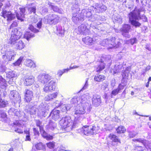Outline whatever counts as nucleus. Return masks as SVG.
Instances as JSON below:
<instances>
[{
  "label": "nucleus",
  "mask_w": 151,
  "mask_h": 151,
  "mask_svg": "<svg viewBox=\"0 0 151 151\" xmlns=\"http://www.w3.org/2000/svg\"><path fill=\"white\" fill-rule=\"evenodd\" d=\"M35 36V35L29 31H26L24 35V38L27 40H29L31 39Z\"/></svg>",
  "instance_id": "nucleus-26"
},
{
  "label": "nucleus",
  "mask_w": 151,
  "mask_h": 151,
  "mask_svg": "<svg viewBox=\"0 0 151 151\" xmlns=\"http://www.w3.org/2000/svg\"><path fill=\"white\" fill-rule=\"evenodd\" d=\"M15 129L14 131L18 133L19 134H22L23 133V130L21 129L18 128H15L14 127Z\"/></svg>",
  "instance_id": "nucleus-48"
},
{
  "label": "nucleus",
  "mask_w": 151,
  "mask_h": 151,
  "mask_svg": "<svg viewBox=\"0 0 151 151\" xmlns=\"http://www.w3.org/2000/svg\"><path fill=\"white\" fill-rule=\"evenodd\" d=\"M60 17L54 14H50L47 16V23L49 24H56L60 21Z\"/></svg>",
  "instance_id": "nucleus-6"
},
{
  "label": "nucleus",
  "mask_w": 151,
  "mask_h": 151,
  "mask_svg": "<svg viewBox=\"0 0 151 151\" xmlns=\"http://www.w3.org/2000/svg\"><path fill=\"white\" fill-rule=\"evenodd\" d=\"M33 133L34 135L35 136H39L40 135V133L38 130V129L36 128H33Z\"/></svg>",
  "instance_id": "nucleus-42"
},
{
  "label": "nucleus",
  "mask_w": 151,
  "mask_h": 151,
  "mask_svg": "<svg viewBox=\"0 0 151 151\" xmlns=\"http://www.w3.org/2000/svg\"><path fill=\"white\" fill-rule=\"evenodd\" d=\"M7 86L6 81L5 79L1 76H0V88L5 90Z\"/></svg>",
  "instance_id": "nucleus-23"
},
{
  "label": "nucleus",
  "mask_w": 151,
  "mask_h": 151,
  "mask_svg": "<svg viewBox=\"0 0 151 151\" xmlns=\"http://www.w3.org/2000/svg\"><path fill=\"white\" fill-rule=\"evenodd\" d=\"M57 88V84L55 81L51 80L47 84H46L43 88L45 93L55 91Z\"/></svg>",
  "instance_id": "nucleus-5"
},
{
  "label": "nucleus",
  "mask_w": 151,
  "mask_h": 151,
  "mask_svg": "<svg viewBox=\"0 0 151 151\" xmlns=\"http://www.w3.org/2000/svg\"><path fill=\"white\" fill-rule=\"evenodd\" d=\"M1 16L4 19H6L8 22H10L14 19L15 17L14 14L12 13L11 11L6 10H2L1 12Z\"/></svg>",
  "instance_id": "nucleus-8"
},
{
  "label": "nucleus",
  "mask_w": 151,
  "mask_h": 151,
  "mask_svg": "<svg viewBox=\"0 0 151 151\" xmlns=\"http://www.w3.org/2000/svg\"><path fill=\"white\" fill-rule=\"evenodd\" d=\"M64 73L63 70H60L58 71V74L59 76H61Z\"/></svg>",
  "instance_id": "nucleus-53"
},
{
  "label": "nucleus",
  "mask_w": 151,
  "mask_h": 151,
  "mask_svg": "<svg viewBox=\"0 0 151 151\" xmlns=\"http://www.w3.org/2000/svg\"><path fill=\"white\" fill-rule=\"evenodd\" d=\"M60 110L56 109L55 108L50 113L52 119L55 121L58 120L60 117Z\"/></svg>",
  "instance_id": "nucleus-14"
},
{
  "label": "nucleus",
  "mask_w": 151,
  "mask_h": 151,
  "mask_svg": "<svg viewBox=\"0 0 151 151\" xmlns=\"http://www.w3.org/2000/svg\"><path fill=\"white\" fill-rule=\"evenodd\" d=\"M84 111H83L81 110L80 109L76 110L75 111L74 114H84Z\"/></svg>",
  "instance_id": "nucleus-46"
},
{
  "label": "nucleus",
  "mask_w": 151,
  "mask_h": 151,
  "mask_svg": "<svg viewBox=\"0 0 151 151\" xmlns=\"http://www.w3.org/2000/svg\"><path fill=\"white\" fill-rule=\"evenodd\" d=\"M31 140V139L30 138V134L27 135L26 137L25 140L30 141Z\"/></svg>",
  "instance_id": "nucleus-52"
},
{
  "label": "nucleus",
  "mask_w": 151,
  "mask_h": 151,
  "mask_svg": "<svg viewBox=\"0 0 151 151\" xmlns=\"http://www.w3.org/2000/svg\"><path fill=\"white\" fill-rule=\"evenodd\" d=\"M47 147L49 149H53L55 146V142L53 141L50 142L46 144Z\"/></svg>",
  "instance_id": "nucleus-31"
},
{
  "label": "nucleus",
  "mask_w": 151,
  "mask_h": 151,
  "mask_svg": "<svg viewBox=\"0 0 151 151\" xmlns=\"http://www.w3.org/2000/svg\"><path fill=\"white\" fill-rule=\"evenodd\" d=\"M135 151H142L143 150V147L141 146H137L136 147L135 149Z\"/></svg>",
  "instance_id": "nucleus-50"
},
{
  "label": "nucleus",
  "mask_w": 151,
  "mask_h": 151,
  "mask_svg": "<svg viewBox=\"0 0 151 151\" xmlns=\"http://www.w3.org/2000/svg\"><path fill=\"white\" fill-rule=\"evenodd\" d=\"M35 147L37 150H41L45 149V146L42 143L39 142L35 145Z\"/></svg>",
  "instance_id": "nucleus-30"
},
{
  "label": "nucleus",
  "mask_w": 151,
  "mask_h": 151,
  "mask_svg": "<svg viewBox=\"0 0 151 151\" xmlns=\"http://www.w3.org/2000/svg\"><path fill=\"white\" fill-rule=\"evenodd\" d=\"M148 81L149 82L151 81V77H150L148 79Z\"/></svg>",
  "instance_id": "nucleus-63"
},
{
  "label": "nucleus",
  "mask_w": 151,
  "mask_h": 151,
  "mask_svg": "<svg viewBox=\"0 0 151 151\" xmlns=\"http://www.w3.org/2000/svg\"><path fill=\"white\" fill-rule=\"evenodd\" d=\"M28 29L34 33H37L39 32L38 29L35 28L32 24H30L29 25Z\"/></svg>",
  "instance_id": "nucleus-35"
},
{
  "label": "nucleus",
  "mask_w": 151,
  "mask_h": 151,
  "mask_svg": "<svg viewBox=\"0 0 151 151\" xmlns=\"http://www.w3.org/2000/svg\"><path fill=\"white\" fill-rule=\"evenodd\" d=\"M0 118L4 120H5L7 119V116L6 113L1 110H0Z\"/></svg>",
  "instance_id": "nucleus-33"
},
{
  "label": "nucleus",
  "mask_w": 151,
  "mask_h": 151,
  "mask_svg": "<svg viewBox=\"0 0 151 151\" xmlns=\"http://www.w3.org/2000/svg\"><path fill=\"white\" fill-rule=\"evenodd\" d=\"M73 124L72 121L67 117L62 118L59 123L60 128L66 132H69L72 129Z\"/></svg>",
  "instance_id": "nucleus-1"
},
{
  "label": "nucleus",
  "mask_w": 151,
  "mask_h": 151,
  "mask_svg": "<svg viewBox=\"0 0 151 151\" xmlns=\"http://www.w3.org/2000/svg\"><path fill=\"white\" fill-rule=\"evenodd\" d=\"M40 131L41 133V134L43 138H45V137L47 134L46 132L44 130V127L42 129H40Z\"/></svg>",
  "instance_id": "nucleus-40"
},
{
  "label": "nucleus",
  "mask_w": 151,
  "mask_h": 151,
  "mask_svg": "<svg viewBox=\"0 0 151 151\" xmlns=\"http://www.w3.org/2000/svg\"><path fill=\"white\" fill-rule=\"evenodd\" d=\"M33 97V93L32 90L28 89H25L24 98V101L25 102H29L32 100Z\"/></svg>",
  "instance_id": "nucleus-9"
},
{
  "label": "nucleus",
  "mask_w": 151,
  "mask_h": 151,
  "mask_svg": "<svg viewBox=\"0 0 151 151\" xmlns=\"http://www.w3.org/2000/svg\"><path fill=\"white\" fill-rule=\"evenodd\" d=\"M101 103V96L96 95L93 96L92 99V104L95 106H98Z\"/></svg>",
  "instance_id": "nucleus-15"
},
{
  "label": "nucleus",
  "mask_w": 151,
  "mask_h": 151,
  "mask_svg": "<svg viewBox=\"0 0 151 151\" xmlns=\"http://www.w3.org/2000/svg\"><path fill=\"white\" fill-rule=\"evenodd\" d=\"M129 41V43H130L131 45H133L134 43H136L137 40L136 38L134 37L130 39Z\"/></svg>",
  "instance_id": "nucleus-44"
},
{
  "label": "nucleus",
  "mask_w": 151,
  "mask_h": 151,
  "mask_svg": "<svg viewBox=\"0 0 151 151\" xmlns=\"http://www.w3.org/2000/svg\"><path fill=\"white\" fill-rule=\"evenodd\" d=\"M106 78V76L103 75L97 74L94 76L93 79L96 82H101L104 81Z\"/></svg>",
  "instance_id": "nucleus-18"
},
{
  "label": "nucleus",
  "mask_w": 151,
  "mask_h": 151,
  "mask_svg": "<svg viewBox=\"0 0 151 151\" xmlns=\"http://www.w3.org/2000/svg\"><path fill=\"white\" fill-rule=\"evenodd\" d=\"M80 29L81 30V31L83 32L84 31L86 30V27L85 25H81L80 27H79Z\"/></svg>",
  "instance_id": "nucleus-51"
},
{
  "label": "nucleus",
  "mask_w": 151,
  "mask_h": 151,
  "mask_svg": "<svg viewBox=\"0 0 151 151\" xmlns=\"http://www.w3.org/2000/svg\"><path fill=\"white\" fill-rule=\"evenodd\" d=\"M42 21L41 20L39 21L37 24V27L39 28V29L41 28L42 27Z\"/></svg>",
  "instance_id": "nucleus-49"
},
{
  "label": "nucleus",
  "mask_w": 151,
  "mask_h": 151,
  "mask_svg": "<svg viewBox=\"0 0 151 151\" xmlns=\"http://www.w3.org/2000/svg\"><path fill=\"white\" fill-rule=\"evenodd\" d=\"M116 130L118 134H124L127 131L125 127L122 125L118 126L116 129Z\"/></svg>",
  "instance_id": "nucleus-25"
},
{
  "label": "nucleus",
  "mask_w": 151,
  "mask_h": 151,
  "mask_svg": "<svg viewBox=\"0 0 151 151\" xmlns=\"http://www.w3.org/2000/svg\"><path fill=\"white\" fill-rule=\"evenodd\" d=\"M52 4L51 2H49L48 3V5L53 10V11L57 12L59 10V8L57 6H54L52 5Z\"/></svg>",
  "instance_id": "nucleus-36"
},
{
  "label": "nucleus",
  "mask_w": 151,
  "mask_h": 151,
  "mask_svg": "<svg viewBox=\"0 0 151 151\" xmlns=\"http://www.w3.org/2000/svg\"><path fill=\"white\" fill-rule=\"evenodd\" d=\"M83 132L86 135H93L98 133L100 127H99L94 125L91 127L89 126L86 125L82 127Z\"/></svg>",
  "instance_id": "nucleus-2"
},
{
  "label": "nucleus",
  "mask_w": 151,
  "mask_h": 151,
  "mask_svg": "<svg viewBox=\"0 0 151 151\" xmlns=\"http://www.w3.org/2000/svg\"><path fill=\"white\" fill-rule=\"evenodd\" d=\"M29 112L31 114H35L36 112V109L34 106H32L29 110Z\"/></svg>",
  "instance_id": "nucleus-43"
},
{
  "label": "nucleus",
  "mask_w": 151,
  "mask_h": 151,
  "mask_svg": "<svg viewBox=\"0 0 151 151\" xmlns=\"http://www.w3.org/2000/svg\"><path fill=\"white\" fill-rule=\"evenodd\" d=\"M35 77L32 75L24 76L22 79L24 85L26 86H31L35 82Z\"/></svg>",
  "instance_id": "nucleus-7"
},
{
  "label": "nucleus",
  "mask_w": 151,
  "mask_h": 151,
  "mask_svg": "<svg viewBox=\"0 0 151 151\" xmlns=\"http://www.w3.org/2000/svg\"><path fill=\"white\" fill-rule=\"evenodd\" d=\"M22 33L17 28L13 29L11 32V36L9 38V43L11 45H14L17 41L19 40L22 37Z\"/></svg>",
  "instance_id": "nucleus-4"
},
{
  "label": "nucleus",
  "mask_w": 151,
  "mask_h": 151,
  "mask_svg": "<svg viewBox=\"0 0 151 151\" xmlns=\"http://www.w3.org/2000/svg\"><path fill=\"white\" fill-rule=\"evenodd\" d=\"M82 40L84 44L89 45H92L94 42L93 38L89 36L83 37Z\"/></svg>",
  "instance_id": "nucleus-17"
},
{
  "label": "nucleus",
  "mask_w": 151,
  "mask_h": 151,
  "mask_svg": "<svg viewBox=\"0 0 151 151\" xmlns=\"http://www.w3.org/2000/svg\"><path fill=\"white\" fill-rule=\"evenodd\" d=\"M149 82H150L148 81V82L146 84L145 86L147 88L149 86Z\"/></svg>",
  "instance_id": "nucleus-60"
},
{
  "label": "nucleus",
  "mask_w": 151,
  "mask_h": 151,
  "mask_svg": "<svg viewBox=\"0 0 151 151\" xmlns=\"http://www.w3.org/2000/svg\"><path fill=\"white\" fill-rule=\"evenodd\" d=\"M131 29V26L128 24H123L120 29L122 34L124 36L126 37L127 34H128Z\"/></svg>",
  "instance_id": "nucleus-13"
},
{
  "label": "nucleus",
  "mask_w": 151,
  "mask_h": 151,
  "mask_svg": "<svg viewBox=\"0 0 151 151\" xmlns=\"http://www.w3.org/2000/svg\"><path fill=\"white\" fill-rule=\"evenodd\" d=\"M33 4H34V3H31V4H29L28 5H29V6H32V5Z\"/></svg>",
  "instance_id": "nucleus-64"
},
{
  "label": "nucleus",
  "mask_w": 151,
  "mask_h": 151,
  "mask_svg": "<svg viewBox=\"0 0 151 151\" xmlns=\"http://www.w3.org/2000/svg\"><path fill=\"white\" fill-rule=\"evenodd\" d=\"M36 126L39 127V130L43 128V126L41 125L42 122L39 120H37L36 121Z\"/></svg>",
  "instance_id": "nucleus-41"
},
{
  "label": "nucleus",
  "mask_w": 151,
  "mask_h": 151,
  "mask_svg": "<svg viewBox=\"0 0 151 151\" xmlns=\"http://www.w3.org/2000/svg\"><path fill=\"white\" fill-rule=\"evenodd\" d=\"M108 137L112 141V142L116 143V144L118 143H121L120 139L116 134L110 133Z\"/></svg>",
  "instance_id": "nucleus-16"
},
{
  "label": "nucleus",
  "mask_w": 151,
  "mask_h": 151,
  "mask_svg": "<svg viewBox=\"0 0 151 151\" xmlns=\"http://www.w3.org/2000/svg\"><path fill=\"white\" fill-rule=\"evenodd\" d=\"M135 11V9L128 14V17L129 22L133 26L137 28L140 27L141 26V24L137 20V19H139L137 18L136 13Z\"/></svg>",
  "instance_id": "nucleus-3"
},
{
  "label": "nucleus",
  "mask_w": 151,
  "mask_h": 151,
  "mask_svg": "<svg viewBox=\"0 0 151 151\" xmlns=\"http://www.w3.org/2000/svg\"><path fill=\"white\" fill-rule=\"evenodd\" d=\"M23 59V57H20L16 62L14 63V65L15 66H19L21 64Z\"/></svg>",
  "instance_id": "nucleus-39"
},
{
  "label": "nucleus",
  "mask_w": 151,
  "mask_h": 151,
  "mask_svg": "<svg viewBox=\"0 0 151 151\" xmlns=\"http://www.w3.org/2000/svg\"><path fill=\"white\" fill-rule=\"evenodd\" d=\"M116 38L115 37H112L109 41V45H111V46L108 48L109 49H110L117 48H118L121 45L119 42H116Z\"/></svg>",
  "instance_id": "nucleus-12"
},
{
  "label": "nucleus",
  "mask_w": 151,
  "mask_h": 151,
  "mask_svg": "<svg viewBox=\"0 0 151 151\" xmlns=\"http://www.w3.org/2000/svg\"><path fill=\"white\" fill-rule=\"evenodd\" d=\"M53 137L52 135L47 134L44 138L47 140H50L53 139Z\"/></svg>",
  "instance_id": "nucleus-47"
},
{
  "label": "nucleus",
  "mask_w": 151,
  "mask_h": 151,
  "mask_svg": "<svg viewBox=\"0 0 151 151\" xmlns=\"http://www.w3.org/2000/svg\"><path fill=\"white\" fill-rule=\"evenodd\" d=\"M78 67H79V66H76V65H74V66H73V67L70 66V67H69V69L70 70H71V69H75V68H78Z\"/></svg>",
  "instance_id": "nucleus-54"
},
{
  "label": "nucleus",
  "mask_w": 151,
  "mask_h": 151,
  "mask_svg": "<svg viewBox=\"0 0 151 151\" xmlns=\"http://www.w3.org/2000/svg\"><path fill=\"white\" fill-rule=\"evenodd\" d=\"M135 12L139 17V19H142L143 22H145L147 21V18L145 15H142L141 17L139 16L140 15V11L139 10L136 9Z\"/></svg>",
  "instance_id": "nucleus-27"
},
{
  "label": "nucleus",
  "mask_w": 151,
  "mask_h": 151,
  "mask_svg": "<svg viewBox=\"0 0 151 151\" xmlns=\"http://www.w3.org/2000/svg\"><path fill=\"white\" fill-rule=\"evenodd\" d=\"M71 103L72 104L74 105L75 106H76L78 105V101L77 98H73L72 99L71 101Z\"/></svg>",
  "instance_id": "nucleus-38"
},
{
  "label": "nucleus",
  "mask_w": 151,
  "mask_h": 151,
  "mask_svg": "<svg viewBox=\"0 0 151 151\" xmlns=\"http://www.w3.org/2000/svg\"><path fill=\"white\" fill-rule=\"evenodd\" d=\"M134 115H139V116H140V115L139 114L137 113L136 111L134 112ZM141 116H142L141 115Z\"/></svg>",
  "instance_id": "nucleus-62"
},
{
  "label": "nucleus",
  "mask_w": 151,
  "mask_h": 151,
  "mask_svg": "<svg viewBox=\"0 0 151 151\" xmlns=\"http://www.w3.org/2000/svg\"><path fill=\"white\" fill-rule=\"evenodd\" d=\"M19 9L20 11V13H16V17L18 20H20L21 22H23L25 18V13L26 11V7L22 6L19 8Z\"/></svg>",
  "instance_id": "nucleus-10"
},
{
  "label": "nucleus",
  "mask_w": 151,
  "mask_h": 151,
  "mask_svg": "<svg viewBox=\"0 0 151 151\" xmlns=\"http://www.w3.org/2000/svg\"><path fill=\"white\" fill-rule=\"evenodd\" d=\"M25 64L27 67L33 68L36 67L35 64L30 59L27 60L25 62Z\"/></svg>",
  "instance_id": "nucleus-24"
},
{
  "label": "nucleus",
  "mask_w": 151,
  "mask_h": 151,
  "mask_svg": "<svg viewBox=\"0 0 151 151\" xmlns=\"http://www.w3.org/2000/svg\"><path fill=\"white\" fill-rule=\"evenodd\" d=\"M58 93L57 92L53 93L47 95L45 98V100L46 101H49L56 98Z\"/></svg>",
  "instance_id": "nucleus-19"
},
{
  "label": "nucleus",
  "mask_w": 151,
  "mask_h": 151,
  "mask_svg": "<svg viewBox=\"0 0 151 151\" xmlns=\"http://www.w3.org/2000/svg\"><path fill=\"white\" fill-rule=\"evenodd\" d=\"M14 52L13 51H9L5 55L2 56V58H4L5 57L8 61H11L12 59V58L14 57Z\"/></svg>",
  "instance_id": "nucleus-21"
},
{
  "label": "nucleus",
  "mask_w": 151,
  "mask_h": 151,
  "mask_svg": "<svg viewBox=\"0 0 151 151\" xmlns=\"http://www.w3.org/2000/svg\"><path fill=\"white\" fill-rule=\"evenodd\" d=\"M106 67V64L104 61H101L100 62V63L97 65L96 68V72L98 73H100L103 70H104Z\"/></svg>",
  "instance_id": "nucleus-20"
},
{
  "label": "nucleus",
  "mask_w": 151,
  "mask_h": 151,
  "mask_svg": "<svg viewBox=\"0 0 151 151\" xmlns=\"http://www.w3.org/2000/svg\"><path fill=\"white\" fill-rule=\"evenodd\" d=\"M132 141L134 142H141L145 146L146 145L145 140L144 139H142L141 138L133 139H132Z\"/></svg>",
  "instance_id": "nucleus-37"
},
{
  "label": "nucleus",
  "mask_w": 151,
  "mask_h": 151,
  "mask_svg": "<svg viewBox=\"0 0 151 151\" xmlns=\"http://www.w3.org/2000/svg\"><path fill=\"white\" fill-rule=\"evenodd\" d=\"M125 86H126V85H122L121 84H120L119 85L117 88L112 91L111 94L114 96L117 95L119 92L120 91L123 89Z\"/></svg>",
  "instance_id": "nucleus-22"
},
{
  "label": "nucleus",
  "mask_w": 151,
  "mask_h": 151,
  "mask_svg": "<svg viewBox=\"0 0 151 151\" xmlns=\"http://www.w3.org/2000/svg\"><path fill=\"white\" fill-rule=\"evenodd\" d=\"M8 151H14L13 148L12 147H11L8 150Z\"/></svg>",
  "instance_id": "nucleus-61"
},
{
  "label": "nucleus",
  "mask_w": 151,
  "mask_h": 151,
  "mask_svg": "<svg viewBox=\"0 0 151 151\" xmlns=\"http://www.w3.org/2000/svg\"><path fill=\"white\" fill-rule=\"evenodd\" d=\"M17 25L18 24L17 22L16 21H14L10 26L9 29H11L13 28V27H17Z\"/></svg>",
  "instance_id": "nucleus-45"
},
{
  "label": "nucleus",
  "mask_w": 151,
  "mask_h": 151,
  "mask_svg": "<svg viewBox=\"0 0 151 151\" xmlns=\"http://www.w3.org/2000/svg\"><path fill=\"white\" fill-rule=\"evenodd\" d=\"M127 81L124 80L123 79L122 80L121 83L124 84V85H126V86L127 85Z\"/></svg>",
  "instance_id": "nucleus-57"
},
{
  "label": "nucleus",
  "mask_w": 151,
  "mask_h": 151,
  "mask_svg": "<svg viewBox=\"0 0 151 151\" xmlns=\"http://www.w3.org/2000/svg\"><path fill=\"white\" fill-rule=\"evenodd\" d=\"M8 104V101L2 99L1 98V94H0V108L6 107Z\"/></svg>",
  "instance_id": "nucleus-28"
},
{
  "label": "nucleus",
  "mask_w": 151,
  "mask_h": 151,
  "mask_svg": "<svg viewBox=\"0 0 151 151\" xmlns=\"http://www.w3.org/2000/svg\"><path fill=\"white\" fill-rule=\"evenodd\" d=\"M51 79V76L48 74H42L40 75L38 77V81L42 84L47 83Z\"/></svg>",
  "instance_id": "nucleus-11"
},
{
  "label": "nucleus",
  "mask_w": 151,
  "mask_h": 151,
  "mask_svg": "<svg viewBox=\"0 0 151 151\" xmlns=\"http://www.w3.org/2000/svg\"><path fill=\"white\" fill-rule=\"evenodd\" d=\"M6 77L9 79H11L15 77V74L13 71H9L6 73Z\"/></svg>",
  "instance_id": "nucleus-32"
},
{
  "label": "nucleus",
  "mask_w": 151,
  "mask_h": 151,
  "mask_svg": "<svg viewBox=\"0 0 151 151\" xmlns=\"http://www.w3.org/2000/svg\"><path fill=\"white\" fill-rule=\"evenodd\" d=\"M16 47L18 50H21L25 46L22 40H20L16 45Z\"/></svg>",
  "instance_id": "nucleus-29"
},
{
  "label": "nucleus",
  "mask_w": 151,
  "mask_h": 151,
  "mask_svg": "<svg viewBox=\"0 0 151 151\" xmlns=\"http://www.w3.org/2000/svg\"><path fill=\"white\" fill-rule=\"evenodd\" d=\"M13 124L14 125H15V126H19L21 124L20 123H16L14 122L13 123Z\"/></svg>",
  "instance_id": "nucleus-56"
},
{
  "label": "nucleus",
  "mask_w": 151,
  "mask_h": 151,
  "mask_svg": "<svg viewBox=\"0 0 151 151\" xmlns=\"http://www.w3.org/2000/svg\"><path fill=\"white\" fill-rule=\"evenodd\" d=\"M150 69V66H147L145 68V72H147Z\"/></svg>",
  "instance_id": "nucleus-55"
},
{
  "label": "nucleus",
  "mask_w": 151,
  "mask_h": 151,
  "mask_svg": "<svg viewBox=\"0 0 151 151\" xmlns=\"http://www.w3.org/2000/svg\"><path fill=\"white\" fill-rule=\"evenodd\" d=\"M36 8L35 6H33L29 7L28 8V11L29 13L31 14L33 13L35 14L36 13Z\"/></svg>",
  "instance_id": "nucleus-34"
},
{
  "label": "nucleus",
  "mask_w": 151,
  "mask_h": 151,
  "mask_svg": "<svg viewBox=\"0 0 151 151\" xmlns=\"http://www.w3.org/2000/svg\"><path fill=\"white\" fill-rule=\"evenodd\" d=\"M24 132L25 134H27V135L29 134H30V132L29 130H24Z\"/></svg>",
  "instance_id": "nucleus-59"
},
{
  "label": "nucleus",
  "mask_w": 151,
  "mask_h": 151,
  "mask_svg": "<svg viewBox=\"0 0 151 151\" xmlns=\"http://www.w3.org/2000/svg\"><path fill=\"white\" fill-rule=\"evenodd\" d=\"M70 69L69 68H67L66 69H63V71L64 73L67 72Z\"/></svg>",
  "instance_id": "nucleus-58"
}]
</instances>
